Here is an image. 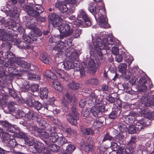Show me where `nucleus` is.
<instances>
[{"mask_svg":"<svg viewBox=\"0 0 154 154\" xmlns=\"http://www.w3.org/2000/svg\"><path fill=\"white\" fill-rule=\"evenodd\" d=\"M69 52L66 53V54H64L65 55H68V54H70L69 57L66 60L64 61L63 63H60L58 64L57 67H54L53 68V69L59 75V76L63 79L64 78V74L63 71L62 70L60 67L63 66L65 69L69 70L70 69H73L75 66L73 63L75 61L78 62V56L76 50H75L73 48L71 47L70 49H69Z\"/></svg>","mask_w":154,"mask_h":154,"instance_id":"obj_1","label":"nucleus"},{"mask_svg":"<svg viewBox=\"0 0 154 154\" xmlns=\"http://www.w3.org/2000/svg\"><path fill=\"white\" fill-rule=\"evenodd\" d=\"M62 104L65 106V109H67L69 104L72 105L71 108L72 115L68 114L67 115L66 118L68 121L72 125H75L77 122V120L79 119V115L76 112L75 105L76 102V99L75 96L72 97L68 93L66 94L63 96L62 100Z\"/></svg>","mask_w":154,"mask_h":154,"instance_id":"obj_2","label":"nucleus"},{"mask_svg":"<svg viewBox=\"0 0 154 154\" xmlns=\"http://www.w3.org/2000/svg\"><path fill=\"white\" fill-rule=\"evenodd\" d=\"M88 10L94 16L96 20H98L100 27L105 28L109 27L104 6H98L96 8L94 3H91L89 4Z\"/></svg>","mask_w":154,"mask_h":154,"instance_id":"obj_3","label":"nucleus"},{"mask_svg":"<svg viewBox=\"0 0 154 154\" xmlns=\"http://www.w3.org/2000/svg\"><path fill=\"white\" fill-rule=\"evenodd\" d=\"M49 41L50 42L56 43L58 44L53 48L54 50L58 51L59 54H64L69 52V49L72 46V43L71 40L66 38L65 39L64 37L61 34L57 36H52L50 38Z\"/></svg>","mask_w":154,"mask_h":154,"instance_id":"obj_4","label":"nucleus"},{"mask_svg":"<svg viewBox=\"0 0 154 154\" xmlns=\"http://www.w3.org/2000/svg\"><path fill=\"white\" fill-rule=\"evenodd\" d=\"M114 44L113 39L111 37H108L106 38H97L96 41L93 42V45L95 50L99 52L98 54L100 56L102 55L100 51L102 50L106 49L108 50L110 47L109 45Z\"/></svg>","mask_w":154,"mask_h":154,"instance_id":"obj_5","label":"nucleus"},{"mask_svg":"<svg viewBox=\"0 0 154 154\" xmlns=\"http://www.w3.org/2000/svg\"><path fill=\"white\" fill-rule=\"evenodd\" d=\"M32 7L33 10L30 6L29 5L25 6V11L29 15L35 17H38L40 14L44 11V9L40 5L33 4L32 5Z\"/></svg>","mask_w":154,"mask_h":154,"instance_id":"obj_6","label":"nucleus"},{"mask_svg":"<svg viewBox=\"0 0 154 154\" xmlns=\"http://www.w3.org/2000/svg\"><path fill=\"white\" fill-rule=\"evenodd\" d=\"M146 126V124L143 120H140L136 121L135 125H130L128 129V132L131 134L137 133L141 130Z\"/></svg>","mask_w":154,"mask_h":154,"instance_id":"obj_7","label":"nucleus"},{"mask_svg":"<svg viewBox=\"0 0 154 154\" xmlns=\"http://www.w3.org/2000/svg\"><path fill=\"white\" fill-rule=\"evenodd\" d=\"M105 107L102 103L97 102L95 105L93 106L90 109V111L93 116L95 117H101L102 112L104 111Z\"/></svg>","mask_w":154,"mask_h":154,"instance_id":"obj_8","label":"nucleus"},{"mask_svg":"<svg viewBox=\"0 0 154 154\" xmlns=\"http://www.w3.org/2000/svg\"><path fill=\"white\" fill-rule=\"evenodd\" d=\"M34 32H32L29 36L23 35V38L24 41L26 42L32 43L33 41H36L37 39V35L41 36L42 32L38 28H35Z\"/></svg>","mask_w":154,"mask_h":154,"instance_id":"obj_9","label":"nucleus"},{"mask_svg":"<svg viewBox=\"0 0 154 154\" xmlns=\"http://www.w3.org/2000/svg\"><path fill=\"white\" fill-rule=\"evenodd\" d=\"M58 29L64 38L71 35L73 32V30L72 26L65 23L58 26Z\"/></svg>","mask_w":154,"mask_h":154,"instance_id":"obj_10","label":"nucleus"},{"mask_svg":"<svg viewBox=\"0 0 154 154\" xmlns=\"http://www.w3.org/2000/svg\"><path fill=\"white\" fill-rule=\"evenodd\" d=\"M2 34L0 36V39L5 41L8 40L13 42L14 41L13 38L14 35L13 34V30L10 28H8L6 32H5V30L2 29H0V35L2 34Z\"/></svg>","mask_w":154,"mask_h":154,"instance_id":"obj_11","label":"nucleus"},{"mask_svg":"<svg viewBox=\"0 0 154 154\" xmlns=\"http://www.w3.org/2000/svg\"><path fill=\"white\" fill-rule=\"evenodd\" d=\"M5 56L6 58L8 59V60L7 63L2 60V63L3 66L5 67H7L9 65L16 66L15 59L16 58L14 54L11 52L8 51L5 53Z\"/></svg>","mask_w":154,"mask_h":154,"instance_id":"obj_12","label":"nucleus"},{"mask_svg":"<svg viewBox=\"0 0 154 154\" xmlns=\"http://www.w3.org/2000/svg\"><path fill=\"white\" fill-rule=\"evenodd\" d=\"M48 19L49 23L52 24L54 27H58L62 24L63 20L62 18L57 15L55 13L51 14H49Z\"/></svg>","mask_w":154,"mask_h":154,"instance_id":"obj_13","label":"nucleus"},{"mask_svg":"<svg viewBox=\"0 0 154 154\" xmlns=\"http://www.w3.org/2000/svg\"><path fill=\"white\" fill-rule=\"evenodd\" d=\"M2 11L5 13L7 16H9L11 17H14L15 16L17 17L20 12V11L14 6L10 8H7L6 9L5 8L2 9Z\"/></svg>","mask_w":154,"mask_h":154,"instance_id":"obj_14","label":"nucleus"},{"mask_svg":"<svg viewBox=\"0 0 154 154\" xmlns=\"http://www.w3.org/2000/svg\"><path fill=\"white\" fill-rule=\"evenodd\" d=\"M0 125L5 128L7 131L11 133H14L15 130L18 129L15 125L11 124L6 120H0Z\"/></svg>","mask_w":154,"mask_h":154,"instance_id":"obj_15","label":"nucleus"},{"mask_svg":"<svg viewBox=\"0 0 154 154\" xmlns=\"http://www.w3.org/2000/svg\"><path fill=\"white\" fill-rule=\"evenodd\" d=\"M77 17L80 19H83L85 23L84 24L86 25L87 26H90L91 24V23L89 18L83 9H81L79 11Z\"/></svg>","mask_w":154,"mask_h":154,"instance_id":"obj_16","label":"nucleus"},{"mask_svg":"<svg viewBox=\"0 0 154 154\" xmlns=\"http://www.w3.org/2000/svg\"><path fill=\"white\" fill-rule=\"evenodd\" d=\"M64 1H57L55 3V6L61 12H66L68 9Z\"/></svg>","mask_w":154,"mask_h":154,"instance_id":"obj_17","label":"nucleus"},{"mask_svg":"<svg viewBox=\"0 0 154 154\" xmlns=\"http://www.w3.org/2000/svg\"><path fill=\"white\" fill-rule=\"evenodd\" d=\"M81 147L84 151L88 152L91 151L93 150V143L92 141L85 143L84 140L81 142Z\"/></svg>","mask_w":154,"mask_h":154,"instance_id":"obj_18","label":"nucleus"},{"mask_svg":"<svg viewBox=\"0 0 154 154\" xmlns=\"http://www.w3.org/2000/svg\"><path fill=\"white\" fill-rule=\"evenodd\" d=\"M148 83L146 79L144 78H140L138 82V89L140 91L144 92L147 89Z\"/></svg>","mask_w":154,"mask_h":154,"instance_id":"obj_19","label":"nucleus"},{"mask_svg":"<svg viewBox=\"0 0 154 154\" xmlns=\"http://www.w3.org/2000/svg\"><path fill=\"white\" fill-rule=\"evenodd\" d=\"M135 139L133 138L130 140L128 143V146L125 149V154H134V147L135 146Z\"/></svg>","mask_w":154,"mask_h":154,"instance_id":"obj_20","label":"nucleus"},{"mask_svg":"<svg viewBox=\"0 0 154 154\" xmlns=\"http://www.w3.org/2000/svg\"><path fill=\"white\" fill-rule=\"evenodd\" d=\"M44 144L39 142L36 141L34 144V146L30 151L33 153H41L42 152V149L43 148Z\"/></svg>","mask_w":154,"mask_h":154,"instance_id":"obj_21","label":"nucleus"},{"mask_svg":"<svg viewBox=\"0 0 154 154\" xmlns=\"http://www.w3.org/2000/svg\"><path fill=\"white\" fill-rule=\"evenodd\" d=\"M140 104L142 107L149 106L152 104V102L149 100V96L146 95L142 97Z\"/></svg>","mask_w":154,"mask_h":154,"instance_id":"obj_22","label":"nucleus"},{"mask_svg":"<svg viewBox=\"0 0 154 154\" xmlns=\"http://www.w3.org/2000/svg\"><path fill=\"white\" fill-rule=\"evenodd\" d=\"M16 64L17 66H20L23 67L29 68L31 67V65L27 62L21 60L19 57H17L15 59Z\"/></svg>","mask_w":154,"mask_h":154,"instance_id":"obj_23","label":"nucleus"},{"mask_svg":"<svg viewBox=\"0 0 154 154\" xmlns=\"http://www.w3.org/2000/svg\"><path fill=\"white\" fill-rule=\"evenodd\" d=\"M88 66L91 70L94 72H95L97 69L98 64L95 61L93 60H90L88 62Z\"/></svg>","mask_w":154,"mask_h":154,"instance_id":"obj_24","label":"nucleus"},{"mask_svg":"<svg viewBox=\"0 0 154 154\" xmlns=\"http://www.w3.org/2000/svg\"><path fill=\"white\" fill-rule=\"evenodd\" d=\"M99 91H93L91 92V94H90V97L92 99H90L89 100V102H88V104H92L93 101V100H95V103H97V102H99V101H100V103H102V102L101 101H99L96 99V98L97 97V92H99Z\"/></svg>","mask_w":154,"mask_h":154,"instance_id":"obj_25","label":"nucleus"},{"mask_svg":"<svg viewBox=\"0 0 154 154\" xmlns=\"http://www.w3.org/2000/svg\"><path fill=\"white\" fill-rule=\"evenodd\" d=\"M42 128L40 129L35 126H32L29 128V129L32 131L31 133L37 137L40 136V134L42 130Z\"/></svg>","mask_w":154,"mask_h":154,"instance_id":"obj_26","label":"nucleus"},{"mask_svg":"<svg viewBox=\"0 0 154 154\" xmlns=\"http://www.w3.org/2000/svg\"><path fill=\"white\" fill-rule=\"evenodd\" d=\"M18 106V105L15 104L13 102H11L9 103L8 107V112L7 113L12 112L17 110V107Z\"/></svg>","mask_w":154,"mask_h":154,"instance_id":"obj_27","label":"nucleus"},{"mask_svg":"<svg viewBox=\"0 0 154 154\" xmlns=\"http://www.w3.org/2000/svg\"><path fill=\"white\" fill-rule=\"evenodd\" d=\"M59 137L58 138L57 143L59 145H63L66 143H69L67 139L64 137L63 135L61 134H59Z\"/></svg>","mask_w":154,"mask_h":154,"instance_id":"obj_28","label":"nucleus"},{"mask_svg":"<svg viewBox=\"0 0 154 154\" xmlns=\"http://www.w3.org/2000/svg\"><path fill=\"white\" fill-rule=\"evenodd\" d=\"M45 77L50 78L52 79H56V76L52 72L49 70L45 71L44 73Z\"/></svg>","mask_w":154,"mask_h":154,"instance_id":"obj_29","label":"nucleus"},{"mask_svg":"<svg viewBox=\"0 0 154 154\" xmlns=\"http://www.w3.org/2000/svg\"><path fill=\"white\" fill-rule=\"evenodd\" d=\"M11 47V45L9 43L7 42L3 43L1 45V48H0V54L2 55L4 52L3 50H4L5 48L7 50H10Z\"/></svg>","mask_w":154,"mask_h":154,"instance_id":"obj_30","label":"nucleus"},{"mask_svg":"<svg viewBox=\"0 0 154 154\" xmlns=\"http://www.w3.org/2000/svg\"><path fill=\"white\" fill-rule=\"evenodd\" d=\"M35 21H36L35 19H31L27 22L26 26L28 28H30L32 29H33L35 28V26L37 25V23Z\"/></svg>","mask_w":154,"mask_h":154,"instance_id":"obj_31","label":"nucleus"},{"mask_svg":"<svg viewBox=\"0 0 154 154\" xmlns=\"http://www.w3.org/2000/svg\"><path fill=\"white\" fill-rule=\"evenodd\" d=\"M40 97L42 99L46 98L48 96V89L45 87L40 88Z\"/></svg>","mask_w":154,"mask_h":154,"instance_id":"obj_32","label":"nucleus"},{"mask_svg":"<svg viewBox=\"0 0 154 154\" xmlns=\"http://www.w3.org/2000/svg\"><path fill=\"white\" fill-rule=\"evenodd\" d=\"M81 131L82 135L84 136L93 134L94 133L93 130L91 128H81Z\"/></svg>","mask_w":154,"mask_h":154,"instance_id":"obj_33","label":"nucleus"},{"mask_svg":"<svg viewBox=\"0 0 154 154\" xmlns=\"http://www.w3.org/2000/svg\"><path fill=\"white\" fill-rule=\"evenodd\" d=\"M37 116V113L29 112L25 115V117L27 120L32 119L34 120L36 119Z\"/></svg>","mask_w":154,"mask_h":154,"instance_id":"obj_34","label":"nucleus"},{"mask_svg":"<svg viewBox=\"0 0 154 154\" xmlns=\"http://www.w3.org/2000/svg\"><path fill=\"white\" fill-rule=\"evenodd\" d=\"M24 140L25 143L29 146L34 145L36 142L33 138L31 137L28 138L26 137Z\"/></svg>","mask_w":154,"mask_h":154,"instance_id":"obj_35","label":"nucleus"},{"mask_svg":"<svg viewBox=\"0 0 154 154\" xmlns=\"http://www.w3.org/2000/svg\"><path fill=\"white\" fill-rule=\"evenodd\" d=\"M59 137V134L56 133H52L50 134L49 140L53 143L57 142L58 138Z\"/></svg>","mask_w":154,"mask_h":154,"instance_id":"obj_36","label":"nucleus"},{"mask_svg":"<svg viewBox=\"0 0 154 154\" xmlns=\"http://www.w3.org/2000/svg\"><path fill=\"white\" fill-rule=\"evenodd\" d=\"M81 85L79 83L75 82L74 81L68 84V87L73 90H76L81 87Z\"/></svg>","mask_w":154,"mask_h":154,"instance_id":"obj_37","label":"nucleus"},{"mask_svg":"<svg viewBox=\"0 0 154 154\" xmlns=\"http://www.w3.org/2000/svg\"><path fill=\"white\" fill-rule=\"evenodd\" d=\"M86 83L87 84H91L97 85L99 84V82L97 79L95 78H93L87 80L86 81Z\"/></svg>","mask_w":154,"mask_h":154,"instance_id":"obj_38","label":"nucleus"},{"mask_svg":"<svg viewBox=\"0 0 154 154\" xmlns=\"http://www.w3.org/2000/svg\"><path fill=\"white\" fill-rule=\"evenodd\" d=\"M75 146L74 145L69 144L66 147L65 152L67 153L66 152L69 154H71L75 149Z\"/></svg>","mask_w":154,"mask_h":154,"instance_id":"obj_39","label":"nucleus"},{"mask_svg":"<svg viewBox=\"0 0 154 154\" xmlns=\"http://www.w3.org/2000/svg\"><path fill=\"white\" fill-rule=\"evenodd\" d=\"M28 79L30 80L39 81L40 77L39 75L31 73L28 74Z\"/></svg>","mask_w":154,"mask_h":154,"instance_id":"obj_40","label":"nucleus"},{"mask_svg":"<svg viewBox=\"0 0 154 154\" xmlns=\"http://www.w3.org/2000/svg\"><path fill=\"white\" fill-rule=\"evenodd\" d=\"M103 119H104L103 117H101V119H99L98 121H96L94 123L93 126L95 128L102 127L103 125V122L101 121L100 120Z\"/></svg>","mask_w":154,"mask_h":154,"instance_id":"obj_41","label":"nucleus"},{"mask_svg":"<svg viewBox=\"0 0 154 154\" xmlns=\"http://www.w3.org/2000/svg\"><path fill=\"white\" fill-rule=\"evenodd\" d=\"M53 86L55 89L57 91H61L62 90V87L58 82L56 80H54L53 82Z\"/></svg>","mask_w":154,"mask_h":154,"instance_id":"obj_42","label":"nucleus"},{"mask_svg":"<svg viewBox=\"0 0 154 154\" xmlns=\"http://www.w3.org/2000/svg\"><path fill=\"white\" fill-rule=\"evenodd\" d=\"M40 59L44 63L47 64H49V58L45 54L43 53L41 54L40 57Z\"/></svg>","mask_w":154,"mask_h":154,"instance_id":"obj_43","label":"nucleus"},{"mask_svg":"<svg viewBox=\"0 0 154 154\" xmlns=\"http://www.w3.org/2000/svg\"><path fill=\"white\" fill-rule=\"evenodd\" d=\"M48 148L49 149L54 152H57L60 149V146L56 144L50 145Z\"/></svg>","mask_w":154,"mask_h":154,"instance_id":"obj_44","label":"nucleus"},{"mask_svg":"<svg viewBox=\"0 0 154 154\" xmlns=\"http://www.w3.org/2000/svg\"><path fill=\"white\" fill-rule=\"evenodd\" d=\"M127 65L125 63H120L118 66L119 72L123 73L125 72L127 69Z\"/></svg>","mask_w":154,"mask_h":154,"instance_id":"obj_45","label":"nucleus"},{"mask_svg":"<svg viewBox=\"0 0 154 154\" xmlns=\"http://www.w3.org/2000/svg\"><path fill=\"white\" fill-rule=\"evenodd\" d=\"M10 137V135L9 134L3 132L2 134V140L3 141L6 143L8 142V140L9 139Z\"/></svg>","mask_w":154,"mask_h":154,"instance_id":"obj_46","label":"nucleus"},{"mask_svg":"<svg viewBox=\"0 0 154 154\" xmlns=\"http://www.w3.org/2000/svg\"><path fill=\"white\" fill-rule=\"evenodd\" d=\"M118 127L119 131L122 132H125L128 130V128L126 125L122 123L119 124Z\"/></svg>","mask_w":154,"mask_h":154,"instance_id":"obj_47","label":"nucleus"},{"mask_svg":"<svg viewBox=\"0 0 154 154\" xmlns=\"http://www.w3.org/2000/svg\"><path fill=\"white\" fill-rule=\"evenodd\" d=\"M63 1H64L67 4H69L75 6H77L79 4L78 0H63Z\"/></svg>","mask_w":154,"mask_h":154,"instance_id":"obj_48","label":"nucleus"},{"mask_svg":"<svg viewBox=\"0 0 154 154\" xmlns=\"http://www.w3.org/2000/svg\"><path fill=\"white\" fill-rule=\"evenodd\" d=\"M137 116V114L134 112H131L129 114L128 118V120H130L129 122H133L135 116Z\"/></svg>","mask_w":154,"mask_h":154,"instance_id":"obj_49","label":"nucleus"},{"mask_svg":"<svg viewBox=\"0 0 154 154\" xmlns=\"http://www.w3.org/2000/svg\"><path fill=\"white\" fill-rule=\"evenodd\" d=\"M82 32V31L81 29L78 28L75 29L72 33H73V36L76 38L79 37Z\"/></svg>","mask_w":154,"mask_h":154,"instance_id":"obj_50","label":"nucleus"},{"mask_svg":"<svg viewBox=\"0 0 154 154\" xmlns=\"http://www.w3.org/2000/svg\"><path fill=\"white\" fill-rule=\"evenodd\" d=\"M52 106L51 105H48L46 106V107L45 106V108L49 111H53L54 113H55L57 114H58L60 112V110L57 109H52Z\"/></svg>","mask_w":154,"mask_h":154,"instance_id":"obj_51","label":"nucleus"},{"mask_svg":"<svg viewBox=\"0 0 154 154\" xmlns=\"http://www.w3.org/2000/svg\"><path fill=\"white\" fill-rule=\"evenodd\" d=\"M7 143H8V146L10 147L14 148L17 145V143L15 140L14 139H10Z\"/></svg>","mask_w":154,"mask_h":154,"instance_id":"obj_52","label":"nucleus"},{"mask_svg":"<svg viewBox=\"0 0 154 154\" xmlns=\"http://www.w3.org/2000/svg\"><path fill=\"white\" fill-rule=\"evenodd\" d=\"M42 139H47L49 137L48 133L46 131H43L42 130L39 136Z\"/></svg>","mask_w":154,"mask_h":154,"instance_id":"obj_53","label":"nucleus"},{"mask_svg":"<svg viewBox=\"0 0 154 154\" xmlns=\"http://www.w3.org/2000/svg\"><path fill=\"white\" fill-rule=\"evenodd\" d=\"M7 24L11 27H14L16 26L14 20L12 19H9L7 21Z\"/></svg>","mask_w":154,"mask_h":154,"instance_id":"obj_54","label":"nucleus"},{"mask_svg":"<svg viewBox=\"0 0 154 154\" xmlns=\"http://www.w3.org/2000/svg\"><path fill=\"white\" fill-rule=\"evenodd\" d=\"M83 20L77 17V19L74 22V24L78 26H82L83 24Z\"/></svg>","mask_w":154,"mask_h":154,"instance_id":"obj_55","label":"nucleus"},{"mask_svg":"<svg viewBox=\"0 0 154 154\" xmlns=\"http://www.w3.org/2000/svg\"><path fill=\"white\" fill-rule=\"evenodd\" d=\"M117 111L113 110L109 114V117L111 119H115L118 113Z\"/></svg>","mask_w":154,"mask_h":154,"instance_id":"obj_56","label":"nucleus"},{"mask_svg":"<svg viewBox=\"0 0 154 154\" xmlns=\"http://www.w3.org/2000/svg\"><path fill=\"white\" fill-rule=\"evenodd\" d=\"M35 100L32 98H29L26 102L27 105L33 107Z\"/></svg>","mask_w":154,"mask_h":154,"instance_id":"obj_57","label":"nucleus"},{"mask_svg":"<svg viewBox=\"0 0 154 154\" xmlns=\"http://www.w3.org/2000/svg\"><path fill=\"white\" fill-rule=\"evenodd\" d=\"M16 41L17 43V45L18 48L20 49L24 48H25V45L26 43L23 41L19 42L18 40H16Z\"/></svg>","mask_w":154,"mask_h":154,"instance_id":"obj_58","label":"nucleus"},{"mask_svg":"<svg viewBox=\"0 0 154 154\" xmlns=\"http://www.w3.org/2000/svg\"><path fill=\"white\" fill-rule=\"evenodd\" d=\"M33 107L36 108L37 110H39L42 108V105L39 102L37 101H35Z\"/></svg>","mask_w":154,"mask_h":154,"instance_id":"obj_59","label":"nucleus"},{"mask_svg":"<svg viewBox=\"0 0 154 154\" xmlns=\"http://www.w3.org/2000/svg\"><path fill=\"white\" fill-rule=\"evenodd\" d=\"M16 66H12L10 65V66L8 68V70L9 71V73L11 74L13 73L15 71L16 69V68L17 67V66L16 64Z\"/></svg>","mask_w":154,"mask_h":154,"instance_id":"obj_60","label":"nucleus"},{"mask_svg":"<svg viewBox=\"0 0 154 154\" xmlns=\"http://www.w3.org/2000/svg\"><path fill=\"white\" fill-rule=\"evenodd\" d=\"M113 140V138L112 137L110 136L108 133H107L104 135L103 140V141H105L107 140Z\"/></svg>","mask_w":154,"mask_h":154,"instance_id":"obj_61","label":"nucleus"},{"mask_svg":"<svg viewBox=\"0 0 154 154\" xmlns=\"http://www.w3.org/2000/svg\"><path fill=\"white\" fill-rule=\"evenodd\" d=\"M115 60L118 63L121 62L123 60V56L122 55L118 54L116 55Z\"/></svg>","mask_w":154,"mask_h":154,"instance_id":"obj_62","label":"nucleus"},{"mask_svg":"<svg viewBox=\"0 0 154 154\" xmlns=\"http://www.w3.org/2000/svg\"><path fill=\"white\" fill-rule=\"evenodd\" d=\"M133 60V57L131 56H127L125 60L126 62L127 63L128 66H129Z\"/></svg>","mask_w":154,"mask_h":154,"instance_id":"obj_63","label":"nucleus"},{"mask_svg":"<svg viewBox=\"0 0 154 154\" xmlns=\"http://www.w3.org/2000/svg\"><path fill=\"white\" fill-rule=\"evenodd\" d=\"M46 121L43 118V119H42L41 121L40 122L39 125V126L42 127V129H43L46 127Z\"/></svg>","mask_w":154,"mask_h":154,"instance_id":"obj_64","label":"nucleus"}]
</instances>
